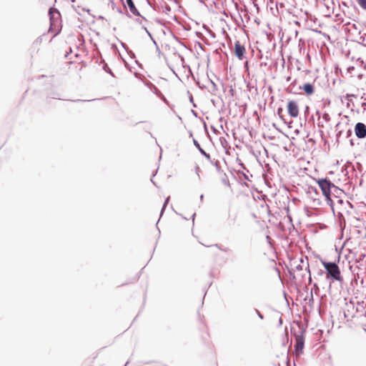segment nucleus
<instances>
[{"label": "nucleus", "instance_id": "f257e3e1", "mask_svg": "<svg viewBox=\"0 0 366 366\" xmlns=\"http://www.w3.org/2000/svg\"><path fill=\"white\" fill-rule=\"evenodd\" d=\"M322 265L327 271V278L332 281H342L341 272L337 264L334 262H322Z\"/></svg>", "mask_w": 366, "mask_h": 366}, {"label": "nucleus", "instance_id": "f03ea898", "mask_svg": "<svg viewBox=\"0 0 366 366\" xmlns=\"http://www.w3.org/2000/svg\"><path fill=\"white\" fill-rule=\"evenodd\" d=\"M316 182L320 187L322 194L326 198L327 203L332 205L333 202L331 199V189L335 187V184L330 180L323 178L316 179Z\"/></svg>", "mask_w": 366, "mask_h": 366}, {"label": "nucleus", "instance_id": "7ed1b4c3", "mask_svg": "<svg viewBox=\"0 0 366 366\" xmlns=\"http://www.w3.org/2000/svg\"><path fill=\"white\" fill-rule=\"evenodd\" d=\"M287 112L289 115L292 118H297L299 116V106L296 101L290 100L287 103Z\"/></svg>", "mask_w": 366, "mask_h": 366}, {"label": "nucleus", "instance_id": "20e7f679", "mask_svg": "<svg viewBox=\"0 0 366 366\" xmlns=\"http://www.w3.org/2000/svg\"><path fill=\"white\" fill-rule=\"evenodd\" d=\"M49 15L50 18L51 27L59 26L60 13L56 9L51 8L49 11Z\"/></svg>", "mask_w": 366, "mask_h": 366}, {"label": "nucleus", "instance_id": "39448f33", "mask_svg": "<svg viewBox=\"0 0 366 366\" xmlns=\"http://www.w3.org/2000/svg\"><path fill=\"white\" fill-rule=\"evenodd\" d=\"M246 52L245 47L239 41L234 43V54L239 59L242 60Z\"/></svg>", "mask_w": 366, "mask_h": 366}, {"label": "nucleus", "instance_id": "423d86ee", "mask_svg": "<svg viewBox=\"0 0 366 366\" xmlns=\"http://www.w3.org/2000/svg\"><path fill=\"white\" fill-rule=\"evenodd\" d=\"M355 132L358 138H365L366 137V126L363 123H357L355 127Z\"/></svg>", "mask_w": 366, "mask_h": 366}, {"label": "nucleus", "instance_id": "0eeeda50", "mask_svg": "<svg viewBox=\"0 0 366 366\" xmlns=\"http://www.w3.org/2000/svg\"><path fill=\"white\" fill-rule=\"evenodd\" d=\"M304 347V342L301 337H296L295 352L297 354L301 353Z\"/></svg>", "mask_w": 366, "mask_h": 366}, {"label": "nucleus", "instance_id": "6e6552de", "mask_svg": "<svg viewBox=\"0 0 366 366\" xmlns=\"http://www.w3.org/2000/svg\"><path fill=\"white\" fill-rule=\"evenodd\" d=\"M301 89H302L304 90V92H305V94L307 95H311L315 92L314 86L310 83L305 84L301 87Z\"/></svg>", "mask_w": 366, "mask_h": 366}, {"label": "nucleus", "instance_id": "1a4fd4ad", "mask_svg": "<svg viewBox=\"0 0 366 366\" xmlns=\"http://www.w3.org/2000/svg\"><path fill=\"white\" fill-rule=\"evenodd\" d=\"M126 1H127V4L129 8L130 11L134 14H139L138 11H137V8L135 7L134 4L132 1V0H126Z\"/></svg>", "mask_w": 366, "mask_h": 366}, {"label": "nucleus", "instance_id": "9d476101", "mask_svg": "<svg viewBox=\"0 0 366 366\" xmlns=\"http://www.w3.org/2000/svg\"><path fill=\"white\" fill-rule=\"evenodd\" d=\"M357 3L362 9L366 10V0H357Z\"/></svg>", "mask_w": 366, "mask_h": 366}, {"label": "nucleus", "instance_id": "9b49d317", "mask_svg": "<svg viewBox=\"0 0 366 366\" xmlns=\"http://www.w3.org/2000/svg\"><path fill=\"white\" fill-rule=\"evenodd\" d=\"M169 197H167V199L165 200V202H164V206H163V207H164V208L166 207L167 204L168 203V202H169Z\"/></svg>", "mask_w": 366, "mask_h": 366}, {"label": "nucleus", "instance_id": "f8f14e48", "mask_svg": "<svg viewBox=\"0 0 366 366\" xmlns=\"http://www.w3.org/2000/svg\"><path fill=\"white\" fill-rule=\"evenodd\" d=\"M282 112V108L278 109V110H277V113H278V114H280V113H281Z\"/></svg>", "mask_w": 366, "mask_h": 366}]
</instances>
